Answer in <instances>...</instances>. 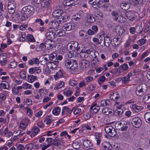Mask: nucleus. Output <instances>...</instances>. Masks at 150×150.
<instances>
[{
    "instance_id": "nucleus-40",
    "label": "nucleus",
    "mask_w": 150,
    "mask_h": 150,
    "mask_svg": "<svg viewBox=\"0 0 150 150\" xmlns=\"http://www.w3.org/2000/svg\"><path fill=\"white\" fill-rule=\"evenodd\" d=\"M47 56L50 59H52L53 58L55 59V57H57V54L53 52V53L51 54L50 55L49 54H45L44 56Z\"/></svg>"
},
{
    "instance_id": "nucleus-16",
    "label": "nucleus",
    "mask_w": 150,
    "mask_h": 150,
    "mask_svg": "<svg viewBox=\"0 0 150 150\" xmlns=\"http://www.w3.org/2000/svg\"><path fill=\"white\" fill-rule=\"evenodd\" d=\"M90 52V50H87L86 51L81 50L80 53V56L82 58H86L88 57Z\"/></svg>"
},
{
    "instance_id": "nucleus-59",
    "label": "nucleus",
    "mask_w": 150,
    "mask_h": 150,
    "mask_svg": "<svg viewBox=\"0 0 150 150\" xmlns=\"http://www.w3.org/2000/svg\"><path fill=\"white\" fill-rule=\"evenodd\" d=\"M87 33V32L83 30H81L79 32L80 36L82 38H83L85 34Z\"/></svg>"
},
{
    "instance_id": "nucleus-46",
    "label": "nucleus",
    "mask_w": 150,
    "mask_h": 150,
    "mask_svg": "<svg viewBox=\"0 0 150 150\" xmlns=\"http://www.w3.org/2000/svg\"><path fill=\"white\" fill-rule=\"evenodd\" d=\"M105 36L104 35H99L98 44H101L102 43H103L104 40H105Z\"/></svg>"
},
{
    "instance_id": "nucleus-63",
    "label": "nucleus",
    "mask_w": 150,
    "mask_h": 150,
    "mask_svg": "<svg viewBox=\"0 0 150 150\" xmlns=\"http://www.w3.org/2000/svg\"><path fill=\"white\" fill-rule=\"evenodd\" d=\"M73 92L71 90L67 91V92H64V94L67 97H69L71 96Z\"/></svg>"
},
{
    "instance_id": "nucleus-56",
    "label": "nucleus",
    "mask_w": 150,
    "mask_h": 150,
    "mask_svg": "<svg viewBox=\"0 0 150 150\" xmlns=\"http://www.w3.org/2000/svg\"><path fill=\"white\" fill-rule=\"evenodd\" d=\"M99 62L98 58H97V59L93 58V59L92 60L91 62L92 64L95 65L98 64Z\"/></svg>"
},
{
    "instance_id": "nucleus-49",
    "label": "nucleus",
    "mask_w": 150,
    "mask_h": 150,
    "mask_svg": "<svg viewBox=\"0 0 150 150\" xmlns=\"http://www.w3.org/2000/svg\"><path fill=\"white\" fill-rule=\"evenodd\" d=\"M123 112V110L122 109H120V110H116L114 111V114L115 115L119 116L121 115Z\"/></svg>"
},
{
    "instance_id": "nucleus-43",
    "label": "nucleus",
    "mask_w": 150,
    "mask_h": 150,
    "mask_svg": "<svg viewBox=\"0 0 150 150\" xmlns=\"http://www.w3.org/2000/svg\"><path fill=\"white\" fill-rule=\"evenodd\" d=\"M26 39L30 42H35V40L32 35H28L26 36Z\"/></svg>"
},
{
    "instance_id": "nucleus-51",
    "label": "nucleus",
    "mask_w": 150,
    "mask_h": 150,
    "mask_svg": "<svg viewBox=\"0 0 150 150\" xmlns=\"http://www.w3.org/2000/svg\"><path fill=\"white\" fill-rule=\"evenodd\" d=\"M40 146L42 150H45L50 146V145L49 143H48L47 144L45 143H42L40 144Z\"/></svg>"
},
{
    "instance_id": "nucleus-41",
    "label": "nucleus",
    "mask_w": 150,
    "mask_h": 150,
    "mask_svg": "<svg viewBox=\"0 0 150 150\" xmlns=\"http://www.w3.org/2000/svg\"><path fill=\"white\" fill-rule=\"evenodd\" d=\"M118 146V144H115V143L112 144L110 143V147H109V150H111L113 148L114 149H119Z\"/></svg>"
},
{
    "instance_id": "nucleus-58",
    "label": "nucleus",
    "mask_w": 150,
    "mask_h": 150,
    "mask_svg": "<svg viewBox=\"0 0 150 150\" xmlns=\"http://www.w3.org/2000/svg\"><path fill=\"white\" fill-rule=\"evenodd\" d=\"M32 87V85L28 83H25L23 85V88L25 89L30 88Z\"/></svg>"
},
{
    "instance_id": "nucleus-55",
    "label": "nucleus",
    "mask_w": 150,
    "mask_h": 150,
    "mask_svg": "<svg viewBox=\"0 0 150 150\" xmlns=\"http://www.w3.org/2000/svg\"><path fill=\"white\" fill-rule=\"evenodd\" d=\"M5 8V6L3 4L1 1H0V10L1 11H4Z\"/></svg>"
},
{
    "instance_id": "nucleus-48",
    "label": "nucleus",
    "mask_w": 150,
    "mask_h": 150,
    "mask_svg": "<svg viewBox=\"0 0 150 150\" xmlns=\"http://www.w3.org/2000/svg\"><path fill=\"white\" fill-rule=\"evenodd\" d=\"M102 134L98 132H96L95 133V139L96 141H100Z\"/></svg>"
},
{
    "instance_id": "nucleus-11",
    "label": "nucleus",
    "mask_w": 150,
    "mask_h": 150,
    "mask_svg": "<svg viewBox=\"0 0 150 150\" xmlns=\"http://www.w3.org/2000/svg\"><path fill=\"white\" fill-rule=\"evenodd\" d=\"M63 12V10H61L58 9L55 10L52 12V15L54 18L59 19Z\"/></svg>"
},
{
    "instance_id": "nucleus-47",
    "label": "nucleus",
    "mask_w": 150,
    "mask_h": 150,
    "mask_svg": "<svg viewBox=\"0 0 150 150\" xmlns=\"http://www.w3.org/2000/svg\"><path fill=\"white\" fill-rule=\"evenodd\" d=\"M83 144L84 146L87 148L93 145L91 141H83Z\"/></svg>"
},
{
    "instance_id": "nucleus-18",
    "label": "nucleus",
    "mask_w": 150,
    "mask_h": 150,
    "mask_svg": "<svg viewBox=\"0 0 150 150\" xmlns=\"http://www.w3.org/2000/svg\"><path fill=\"white\" fill-rule=\"evenodd\" d=\"M63 71L60 69L57 72L56 74L54 76L55 80H56L60 78L63 77Z\"/></svg>"
},
{
    "instance_id": "nucleus-42",
    "label": "nucleus",
    "mask_w": 150,
    "mask_h": 150,
    "mask_svg": "<svg viewBox=\"0 0 150 150\" xmlns=\"http://www.w3.org/2000/svg\"><path fill=\"white\" fill-rule=\"evenodd\" d=\"M52 141V138L51 137H47L46 135L43 136L39 139V141Z\"/></svg>"
},
{
    "instance_id": "nucleus-62",
    "label": "nucleus",
    "mask_w": 150,
    "mask_h": 150,
    "mask_svg": "<svg viewBox=\"0 0 150 150\" xmlns=\"http://www.w3.org/2000/svg\"><path fill=\"white\" fill-rule=\"evenodd\" d=\"M122 80L124 83H127V81H129L130 79L126 76V77H123L122 79Z\"/></svg>"
},
{
    "instance_id": "nucleus-31",
    "label": "nucleus",
    "mask_w": 150,
    "mask_h": 150,
    "mask_svg": "<svg viewBox=\"0 0 150 150\" xmlns=\"http://www.w3.org/2000/svg\"><path fill=\"white\" fill-rule=\"evenodd\" d=\"M60 110V108L59 107H57L53 109L52 112L54 115H57L59 113Z\"/></svg>"
},
{
    "instance_id": "nucleus-1",
    "label": "nucleus",
    "mask_w": 150,
    "mask_h": 150,
    "mask_svg": "<svg viewBox=\"0 0 150 150\" xmlns=\"http://www.w3.org/2000/svg\"><path fill=\"white\" fill-rule=\"evenodd\" d=\"M34 11V7L31 6H27L23 7L21 11V21H25L28 18L32 15Z\"/></svg>"
},
{
    "instance_id": "nucleus-9",
    "label": "nucleus",
    "mask_w": 150,
    "mask_h": 150,
    "mask_svg": "<svg viewBox=\"0 0 150 150\" xmlns=\"http://www.w3.org/2000/svg\"><path fill=\"white\" fill-rule=\"evenodd\" d=\"M69 16L63 12L58 21L59 23H62L63 22L69 20Z\"/></svg>"
},
{
    "instance_id": "nucleus-13",
    "label": "nucleus",
    "mask_w": 150,
    "mask_h": 150,
    "mask_svg": "<svg viewBox=\"0 0 150 150\" xmlns=\"http://www.w3.org/2000/svg\"><path fill=\"white\" fill-rule=\"evenodd\" d=\"M59 23H60L59 22L58 20L55 21L51 20L49 22V25L53 28L57 29L59 26Z\"/></svg>"
},
{
    "instance_id": "nucleus-10",
    "label": "nucleus",
    "mask_w": 150,
    "mask_h": 150,
    "mask_svg": "<svg viewBox=\"0 0 150 150\" xmlns=\"http://www.w3.org/2000/svg\"><path fill=\"white\" fill-rule=\"evenodd\" d=\"M115 127L117 129L122 131H126L128 128L127 125H124L120 122H117L115 125Z\"/></svg>"
},
{
    "instance_id": "nucleus-39",
    "label": "nucleus",
    "mask_w": 150,
    "mask_h": 150,
    "mask_svg": "<svg viewBox=\"0 0 150 150\" xmlns=\"http://www.w3.org/2000/svg\"><path fill=\"white\" fill-rule=\"evenodd\" d=\"M110 143L106 141H104L102 143V146L104 148H108L109 150V147H110Z\"/></svg>"
},
{
    "instance_id": "nucleus-60",
    "label": "nucleus",
    "mask_w": 150,
    "mask_h": 150,
    "mask_svg": "<svg viewBox=\"0 0 150 150\" xmlns=\"http://www.w3.org/2000/svg\"><path fill=\"white\" fill-rule=\"evenodd\" d=\"M20 76L21 78L25 79L26 78V72L24 71H21L20 73Z\"/></svg>"
},
{
    "instance_id": "nucleus-53",
    "label": "nucleus",
    "mask_w": 150,
    "mask_h": 150,
    "mask_svg": "<svg viewBox=\"0 0 150 150\" xmlns=\"http://www.w3.org/2000/svg\"><path fill=\"white\" fill-rule=\"evenodd\" d=\"M33 148L32 144L26 145L24 148V150H31Z\"/></svg>"
},
{
    "instance_id": "nucleus-33",
    "label": "nucleus",
    "mask_w": 150,
    "mask_h": 150,
    "mask_svg": "<svg viewBox=\"0 0 150 150\" xmlns=\"http://www.w3.org/2000/svg\"><path fill=\"white\" fill-rule=\"evenodd\" d=\"M37 78L36 76L33 75H28V81L30 83H32L35 81Z\"/></svg>"
},
{
    "instance_id": "nucleus-26",
    "label": "nucleus",
    "mask_w": 150,
    "mask_h": 150,
    "mask_svg": "<svg viewBox=\"0 0 150 150\" xmlns=\"http://www.w3.org/2000/svg\"><path fill=\"white\" fill-rule=\"evenodd\" d=\"M132 108L136 112H138L144 109V107L142 106H139L136 104H134L132 105Z\"/></svg>"
},
{
    "instance_id": "nucleus-23",
    "label": "nucleus",
    "mask_w": 150,
    "mask_h": 150,
    "mask_svg": "<svg viewBox=\"0 0 150 150\" xmlns=\"http://www.w3.org/2000/svg\"><path fill=\"white\" fill-rule=\"evenodd\" d=\"M82 146V144L80 141H76L72 144V146L75 149H78Z\"/></svg>"
},
{
    "instance_id": "nucleus-22",
    "label": "nucleus",
    "mask_w": 150,
    "mask_h": 150,
    "mask_svg": "<svg viewBox=\"0 0 150 150\" xmlns=\"http://www.w3.org/2000/svg\"><path fill=\"white\" fill-rule=\"evenodd\" d=\"M100 109V106H97L96 103H95L92 104L90 108V109L91 110H93V112L96 113H97L98 112Z\"/></svg>"
},
{
    "instance_id": "nucleus-20",
    "label": "nucleus",
    "mask_w": 150,
    "mask_h": 150,
    "mask_svg": "<svg viewBox=\"0 0 150 150\" xmlns=\"http://www.w3.org/2000/svg\"><path fill=\"white\" fill-rule=\"evenodd\" d=\"M115 20L117 22L120 23H124L125 22L126 18L121 15H120L118 17L115 18Z\"/></svg>"
},
{
    "instance_id": "nucleus-3",
    "label": "nucleus",
    "mask_w": 150,
    "mask_h": 150,
    "mask_svg": "<svg viewBox=\"0 0 150 150\" xmlns=\"http://www.w3.org/2000/svg\"><path fill=\"white\" fill-rule=\"evenodd\" d=\"M147 86L145 83L141 84L137 86L135 91L136 95L139 97L145 94L147 90Z\"/></svg>"
},
{
    "instance_id": "nucleus-4",
    "label": "nucleus",
    "mask_w": 150,
    "mask_h": 150,
    "mask_svg": "<svg viewBox=\"0 0 150 150\" xmlns=\"http://www.w3.org/2000/svg\"><path fill=\"white\" fill-rule=\"evenodd\" d=\"M68 46H69V49L72 50V52H75V53H77L78 51L80 49V47L79 46V44L76 42H71L68 44Z\"/></svg>"
},
{
    "instance_id": "nucleus-7",
    "label": "nucleus",
    "mask_w": 150,
    "mask_h": 150,
    "mask_svg": "<svg viewBox=\"0 0 150 150\" xmlns=\"http://www.w3.org/2000/svg\"><path fill=\"white\" fill-rule=\"evenodd\" d=\"M136 12L133 11H127L125 13L127 17L131 21L135 20L137 17Z\"/></svg>"
},
{
    "instance_id": "nucleus-24",
    "label": "nucleus",
    "mask_w": 150,
    "mask_h": 150,
    "mask_svg": "<svg viewBox=\"0 0 150 150\" xmlns=\"http://www.w3.org/2000/svg\"><path fill=\"white\" fill-rule=\"evenodd\" d=\"M40 131L39 128L36 126H34L32 129V134H31L30 136L31 137L35 136Z\"/></svg>"
},
{
    "instance_id": "nucleus-14",
    "label": "nucleus",
    "mask_w": 150,
    "mask_h": 150,
    "mask_svg": "<svg viewBox=\"0 0 150 150\" xmlns=\"http://www.w3.org/2000/svg\"><path fill=\"white\" fill-rule=\"evenodd\" d=\"M54 42L52 40H47L45 41V47L48 50L52 49L53 47Z\"/></svg>"
},
{
    "instance_id": "nucleus-45",
    "label": "nucleus",
    "mask_w": 150,
    "mask_h": 150,
    "mask_svg": "<svg viewBox=\"0 0 150 150\" xmlns=\"http://www.w3.org/2000/svg\"><path fill=\"white\" fill-rule=\"evenodd\" d=\"M64 83L63 81H61L57 86L54 88V89L57 90L60 88H62V86H64Z\"/></svg>"
},
{
    "instance_id": "nucleus-29",
    "label": "nucleus",
    "mask_w": 150,
    "mask_h": 150,
    "mask_svg": "<svg viewBox=\"0 0 150 150\" xmlns=\"http://www.w3.org/2000/svg\"><path fill=\"white\" fill-rule=\"evenodd\" d=\"M89 53L91 56L92 58L96 59L97 58H98L99 54L97 51L95 50L90 51Z\"/></svg>"
},
{
    "instance_id": "nucleus-35",
    "label": "nucleus",
    "mask_w": 150,
    "mask_h": 150,
    "mask_svg": "<svg viewBox=\"0 0 150 150\" xmlns=\"http://www.w3.org/2000/svg\"><path fill=\"white\" fill-rule=\"evenodd\" d=\"M116 32H118L119 35L120 36L122 35L125 31V30L124 28L123 27H120L118 30L117 29H116Z\"/></svg>"
},
{
    "instance_id": "nucleus-44",
    "label": "nucleus",
    "mask_w": 150,
    "mask_h": 150,
    "mask_svg": "<svg viewBox=\"0 0 150 150\" xmlns=\"http://www.w3.org/2000/svg\"><path fill=\"white\" fill-rule=\"evenodd\" d=\"M111 41L109 39H105L103 41V44L106 47H109L111 43Z\"/></svg>"
},
{
    "instance_id": "nucleus-54",
    "label": "nucleus",
    "mask_w": 150,
    "mask_h": 150,
    "mask_svg": "<svg viewBox=\"0 0 150 150\" xmlns=\"http://www.w3.org/2000/svg\"><path fill=\"white\" fill-rule=\"evenodd\" d=\"M69 84L72 86H74L78 84V82L76 80H71L69 81Z\"/></svg>"
},
{
    "instance_id": "nucleus-2",
    "label": "nucleus",
    "mask_w": 150,
    "mask_h": 150,
    "mask_svg": "<svg viewBox=\"0 0 150 150\" xmlns=\"http://www.w3.org/2000/svg\"><path fill=\"white\" fill-rule=\"evenodd\" d=\"M71 53L69 52L68 54H65L64 56V65L68 69L74 70L78 67V64L77 61L76 60H69L72 56L69 57V55Z\"/></svg>"
},
{
    "instance_id": "nucleus-19",
    "label": "nucleus",
    "mask_w": 150,
    "mask_h": 150,
    "mask_svg": "<svg viewBox=\"0 0 150 150\" xmlns=\"http://www.w3.org/2000/svg\"><path fill=\"white\" fill-rule=\"evenodd\" d=\"M121 8L124 10H127L130 7V4L128 2H124L120 4Z\"/></svg>"
},
{
    "instance_id": "nucleus-32",
    "label": "nucleus",
    "mask_w": 150,
    "mask_h": 150,
    "mask_svg": "<svg viewBox=\"0 0 150 150\" xmlns=\"http://www.w3.org/2000/svg\"><path fill=\"white\" fill-rule=\"evenodd\" d=\"M81 17V15L79 13H75L72 16V18L75 21L79 20Z\"/></svg>"
},
{
    "instance_id": "nucleus-21",
    "label": "nucleus",
    "mask_w": 150,
    "mask_h": 150,
    "mask_svg": "<svg viewBox=\"0 0 150 150\" xmlns=\"http://www.w3.org/2000/svg\"><path fill=\"white\" fill-rule=\"evenodd\" d=\"M28 64L32 65L34 64H38L40 63L39 59L37 58H34L28 61Z\"/></svg>"
},
{
    "instance_id": "nucleus-27",
    "label": "nucleus",
    "mask_w": 150,
    "mask_h": 150,
    "mask_svg": "<svg viewBox=\"0 0 150 150\" xmlns=\"http://www.w3.org/2000/svg\"><path fill=\"white\" fill-rule=\"evenodd\" d=\"M142 2V0H129L130 4L134 6H137L141 4Z\"/></svg>"
},
{
    "instance_id": "nucleus-52",
    "label": "nucleus",
    "mask_w": 150,
    "mask_h": 150,
    "mask_svg": "<svg viewBox=\"0 0 150 150\" xmlns=\"http://www.w3.org/2000/svg\"><path fill=\"white\" fill-rule=\"evenodd\" d=\"M105 77L103 76L100 77L98 80V82L99 84H102V83L103 82L105 81Z\"/></svg>"
},
{
    "instance_id": "nucleus-36",
    "label": "nucleus",
    "mask_w": 150,
    "mask_h": 150,
    "mask_svg": "<svg viewBox=\"0 0 150 150\" xmlns=\"http://www.w3.org/2000/svg\"><path fill=\"white\" fill-rule=\"evenodd\" d=\"M144 118L147 122L150 123V112H148L145 113L144 114Z\"/></svg>"
},
{
    "instance_id": "nucleus-8",
    "label": "nucleus",
    "mask_w": 150,
    "mask_h": 150,
    "mask_svg": "<svg viewBox=\"0 0 150 150\" xmlns=\"http://www.w3.org/2000/svg\"><path fill=\"white\" fill-rule=\"evenodd\" d=\"M16 7V4L15 2H8L7 5L8 12L10 14H13L15 11Z\"/></svg>"
},
{
    "instance_id": "nucleus-15",
    "label": "nucleus",
    "mask_w": 150,
    "mask_h": 150,
    "mask_svg": "<svg viewBox=\"0 0 150 150\" xmlns=\"http://www.w3.org/2000/svg\"><path fill=\"white\" fill-rule=\"evenodd\" d=\"M46 35L48 40H52L57 37V34L55 33L46 32Z\"/></svg>"
},
{
    "instance_id": "nucleus-38",
    "label": "nucleus",
    "mask_w": 150,
    "mask_h": 150,
    "mask_svg": "<svg viewBox=\"0 0 150 150\" xmlns=\"http://www.w3.org/2000/svg\"><path fill=\"white\" fill-rule=\"evenodd\" d=\"M118 93L117 92H116L115 93H114L112 94H111L110 97V98L111 100H115L116 99L118 100L120 97L119 95L118 96H116L115 98L114 99V98L112 97L113 96H115V95H117Z\"/></svg>"
},
{
    "instance_id": "nucleus-12",
    "label": "nucleus",
    "mask_w": 150,
    "mask_h": 150,
    "mask_svg": "<svg viewBox=\"0 0 150 150\" xmlns=\"http://www.w3.org/2000/svg\"><path fill=\"white\" fill-rule=\"evenodd\" d=\"M62 28L64 31H69L74 28V24L71 23H68L66 24L63 26Z\"/></svg>"
},
{
    "instance_id": "nucleus-25",
    "label": "nucleus",
    "mask_w": 150,
    "mask_h": 150,
    "mask_svg": "<svg viewBox=\"0 0 150 150\" xmlns=\"http://www.w3.org/2000/svg\"><path fill=\"white\" fill-rule=\"evenodd\" d=\"M143 102L144 103H150V94H146L144 96L142 100Z\"/></svg>"
},
{
    "instance_id": "nucleus-6",
    "label": "nucleus",
    "mask_w": 150,
    "mask_h": 150,
    "mask_svg": "<svg viewBox=\"0 0 150 150\" xmlns=\"http://www.w3.org/2000/svg\"><path fill=\"white\" fill-rule=\"evenodd\" d=\"M142 122L141 119L138 117H134L131 121L132 125L135 128H139L142 125Z\"/></svg>"
},
{
    "instance_id": "nucleus-30",
    "label": "nucleus",
    "mask_w": 150,
    "mask_h": 150,
    "mask_svg": "<svg viewBox=\"0 0 150 150\" xmlns=\"http://www.w3.org/2000/svg\"><path fill=\"white\" fill-rule=\"evenodd\" d=\"M82 66L85 67V68L87 67L90 65V62L87 60L83 59L82 60L80 63Z\"/></svg>"
},
{
    "instance_id": "nucleus-50",
    "label": "nucleus",
    "mask_w": 150,
    "mask_h": 150,
    "mask_svg": "<svg viewBox=\"0 0 150 150\" xmlns=\"http://www.w3.org/2000/svg\"><path fill=\"white\" fill-rule=\"evenodd\" d=\"M143 29L142 26L137 25L135 27V32L138 33H139L143 30Z\"/></svg>"
},
{
    "instance_id": "nucleus-64",
    "label": "nucleus",
    "mask_w": 150,
    "mask_h": 150,
    "mask_svg": "<svg viewBox=\"0 0 150 150\" xmlns=\"http://www.w3.org/2000/svg\"><path fill=\"white\" fill-rule=\"evenodd\" d=\"M6 99V96L3 93L0 94V102H2Z\"/></svg>"
},
{
    "instance_id": "nucleus-17",
    "label": "nucleus",
    "mask_w": 150,
    "mask_h": 150,
    "mask_svg": "<svg viewBox=\"0 0 150 150\" xmlns=\"http://www.w3.org/2000/svg\"><path fill=\"white\" fill-rule=\"evenodd\" d=\"M50 0H42L40 3L41 6L43 8L48 7L50 4Z\"/></svg>"
},
{
    "instance_id": "nucleus-61",
    "label": "nucleus",
    "mask_w": 150,
    "mask_h": 150,
    "mask_svg": "<svg viewBox=\"0 0 150 150\" xmlns=\"http://www.w3.org/2000/svg\"><path fill=\"white\" fill-rule=\"evenodd\" d=\"M122 69L124 71H126L128 68V65L126 64H124L120 66Z\"/></svg>"
},
{
    "instance_id": "nucleus-37",
    "label": "nucleus",
    "mask_w": 150,
    "mask_h": 150,
    "mask_svg": "<svg viewBox=\"0 0 150 150\" xmlns=\"http://www.w3.org/2000/svg\"><path fill=\"white\" fill-rule=\"evenodd\" d=\"M65 4L66 6H71L75 5V1L73 0H68L67 1H66Z\"/></svg>"
},
{
    "instance_id": "nucleus-28",
    "label": "nucleus",
    "mask_w": 150,
    "mask_h": 150,
    "mask_svg": "<svg viewBox=\"0 0 150 150\" xmlns=\"http://www.w3.org/2000/svg\"><path fill=\"white\" fill-rule=\"evenodd\" d=\"M87 21L90 23H93L95 21L96 19L93 15L89 14L87 16Z\"/></svg>"
},
{
    "instance_id": "nucleus-57",
    "label": "nucleus",
    "mask_w": 150,
    "mask_h": 150,
    "mask_svg": "<svg viewBox=\"0 0 150 150\" xmlns=\"http://www.w3.org/2000/svg\"><path fill=\"white\" fill-rule=\"evenodd\" d=\"M146 41V40L145 39H141L138 41V43L140 46H141L144 44Z\"/></svg>"
},
{
    "instance_id": "nucleus-5",
    "label": "nucleus",
    "mask_w": 150,
    "mask_h": 150,
    "mask_svg": "<svg viewBox=\"0 0 150 150\" xmlns=\"http://www.w3.org/2000/svg\"><path fill=\"white\" fill-rule=\"evenodd\" d=\"M105 130L106 133L111 137H113L116 134V130L112 126H106L105 128Z\"/></svg>"
},
{
    "instance_id": "nucleus-34",
    "label": "nucleus",
    "mask_w": 150,
    "mask_h": 150,
    "mask_svg": "<svg viewBox=\"0 0 150 150\" xmlns=\"http://www.w3.org/2000/svg\"><path fill=\"white\" fill-rule=\"evenodd\" d=\"M64 30L62 29V30H57L55 32V33L57 34V36L59 37H61L64 35Z\"/></svg>"
}]
</instances>
